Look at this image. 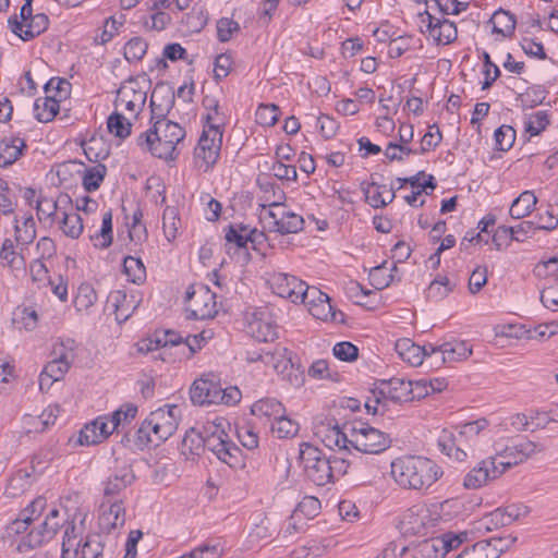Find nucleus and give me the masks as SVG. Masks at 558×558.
<instances>
[{
  "label": "nucleus",
  "instance_id": "nucleus-1",
  "mask_svg": "<svg viewBox=\"0 0 558 558\" xmlns=\"http://www.w3.org/2000/svg\"><path fill=\"white\" fill-rule=\"evenodd\" d=\"M442 474V469L425 457L403 456L391 463V476L400 487L405 489H428Z\"/></svg>",
  "mask_w": 558,
  "mask_h": 558
},
{
  "label": "nucleus",
  "instance_id": "nucleus-2",
  "mask_svg": "<svg viewBox=\"0 0 558 558\" xmlns=\"http://www.w3.org/2000/svg\"><path fill=\"white\" fill-rule=\"evenodd\" d=\"M184 137L185 131L178 123L170 120L155 121L153 128L137 137V145L157 158L174 160L179 155L177 146Z\"/></svg>",
  "mask_w": 558,
  "mask_h": 558
},
{
  "label": "nucleus",
  "instance_id": "nucleus-3",
  "mask_svg": "<svg viewBox=\"0 0 558 558\" xmlns=\"http://www.w3.org/2000/svg\"><path fill=\"white\" fill-rule=\"evenodd\" d=\"M350 432V446L367 454H379L391 446L389 434L364 422H353L347 425Z\"/></svg>",
  "mask_w": 558,
  "mask_h": 558
},
{
  "label": "nucleus",
  "instance_id": "nucleus-4",
  "mask_svg": "<svg viewBox=\"0 0 558 558\" xmlns=\"http://www.w3.org/2000/svg\"><path fill=\"white\" fill-rule=\"evenodd\" d=\"M15 239L21 246V253L16 254L12 241L7 239L0 251V259L11 267L19 268L25 259L23 246L27 251L28 245L35 240V221L32 215H25L21 219L15 220Z\"/></svg>",
  "mask_w": 558,
  "mask_h": 558
},
{
  "label": "nucleus",
  "instance_id": "nucleus-5",
  "mask_svg": "<svg viewBox=\"0 0 558 558\" xmlns=\"http://www.w3.org/2000/svg\"><path fill=\"white\" fill-rule=\"evenodd\" d=\"M150 81L146 74L126 80L117 92L116 107H123L135 117L143 110Z\"/></svg>",
  "mask_w": 558,
  "mask_h": 558
},
{
  "label": "nucleus",
  "instance_id": "nucleus-6",
  "mask_svg": "<svg viewBox=\"0 0 558 558\" xmlns=\"http://www.w3.org/2000/svg\"><path fill=\"white\" fill-rule=\"evenodd\" d=\"M299 458L310 481L317 486H325L331 482V471L328 457L310 442L300 445Z\"/></svg>",
  "mask_w": 558,
  "mask_h": 558
},
{
  "label": "nucleus",
  "instance_id": "nucleus-7",
  "mask_svg": "<svg viewBox=\"0 0 558 558\" xmlns=\"http://www.w3.org/2000/svg\"><path fill=\"white\" fill-rule=\"evenodd\" d=\"M74 344L73 339L65 341L61 340L58 342L52 351L53 359L48 362L39 375V389L45 390V379H48V384H53L60 380L63 375L68 372L71 363L74 360Z\"/></svg>",
  "mask_w": 558,
  "mask_h": 558
},
{
  "label": "nucleus",
  "instance_id": "nucleus-8",
  "mask_svg": "<svg viewBox=\"0 0 558 558\" xmlns=\"http://www.w3.org/2000/svg\"><path fill=\"white\" fill-rule=\"evenodd\" d=\"M187 318L210 319L217 314L216 294L204 284L191 286L185 293Z\"/></svg>",
  "mask_w": 558,
  "mask_h": 558
},
{
  "label": "nucleus",
  "instance_id": "nucleus-9",
  "mask_svg": "<svg viewBox=\"0 0 558 558\" xmlns=\"http://www.w3.org/2000/svg\"><path fill=\"white\" fill-rule=\"evenodd\" d=\"M35 505V500H32L28 507L21 512L19 518L12 521L5 527V533L3 538L11 542V544H16V550L22 554L29 553L34 549V526H33V518L28 514V509Z\"/></svg>",
  "mask_w": 558,
  "mask_h": 558
},
{
  "label": "nucleus",
  "instance_id": "nucleus-10",
  "mask_svg": "<svg viewBox=\"0 0 558 558\" xmlns=\"http://www.w3.org/2000/svg\"><path fill=\"white\" fill-rule=\"evenodd\" d=\"M438 521L439 517H434L427 507L414 506L403 513L398 527L404 536H424Z\"/></svg>",
  "mask_w": 558,
  "mask_h": 558
},
{
  "label": "nucleus",
  "instance_id": "nucleus-11",
  "mask_svg": "<svg viewBox=\"0 0 558 558\" xmlns=\"http://www.w3.org/2000/svg\"><path fill=\"white\" fill-rule=\"evenodd\" d=\"M544 448L526 438L513 440L504 449L498 450L494 457L497 458L499 469H504V473L510 468L518 465Z\"/></svg>",
  "mask_w": 558,
  "mask_h": 558
},
{
  "label": "nucleus",
  "instance_id": "nucleus-12",
  "mask_svg": "<svg viewBox=\"0 0 558 558\" xmlns=\"http://www.w3.org/2000/svg\"><path fill=\"white\" fill-rule=\"evenodd\" d=\"M504 474L499 469L496 457H488L480 461L464 476L463 486L466 489H478Z\"/></svg>",
  "mask_w": 558,
  "mask_h": 558
},
{
  "label": "nucleus",
  "instance_id": "nucleus-13",
  "mask_svg": "<svg viewBox=\"0 0 558 558\" xmlns=\"http://www.w3.org/2000/svg\"><path fill=\"white\" fill-rule=\"evenodd\" d=\"M75 526H71L73 533ZM75 536L71 537L70 527H66L64 532L62 543V555L65 558L71 550L74 551L76 558H102V545L99 541V536H88L85 542L81 545V542L75 543Z\"/></svg>",
  "mask_w": 558,
  "mask_h": 558
},
{
  "label": "nucleus",
  "instance_id": "nucleus-14",
  "mask_svg": "<svg viewBox=\"0 0 558 558\" xmlns=\"http://www.w3.org/2000/svg\"><path fill=\"white\" fill-rule=\"evenodd\" d=\"M350 423H345L341 428L336 420H329L316 428V436L329 449L338 448L340 452H350V432L345 428Z\"/></svg>",
  "mask_w": 558,
  "mask_h": 558
},
{
  "label": "nucleus",
  "instance_id": "nucleus-15",
  "mask_svg": "<svg viewBox=\"0 0 558 558\" xmlns=\"http://www.w3.org/2000/svg\"><path fill=\"white\" fill-rule=\"evenodd\" d=\"M420 17L423 23L427 21L426 28L437 45H449L457 39V26L448 19L435 17L427 10Z\"/></svg>",
  "mask_w": 558,
  "mask_h": 558
},
{
  "label": "nucleus",
  "instance_id": "nucleus-16",
  "mask_svg": "<svg viewBox=\"0 0 558 558\" xmlns=\"http://www.w3.org/2000/svg\"><path fill=\"white\" fill-rule=\"evenodd\" d=\"M379 395H386L393 402H409L415 398H421L422 393H415L413 383L402 378H390L379 380Z\"/></svg>",
  "mask_w": 558,
  "mask_h": 558
},
{
  "label": "nucleus",
  "instance_id": "nucleus-17",
  "mask_svg": "<svg viewBox=\"0 0 558 558\" xmlns=\"http://www.w3.org/2000/svg\"><path fill=\"white\" fill-rule=\"evenodd\" d=\"M267 283L280 298L290 300L292 303L299 302V291L302 288V280L295 276L284 272H274L268 275Z\"/></svg>",
  "mask_w": 558,
  "mask_h": 558
},
{
  "label": "nucleus",
  "instance_id": "nucleus-18",
  "mask_svg": "<svg viewBox=\"0 0 558 558\" xmlns=\"http://www.w3.org/2000/svg\"><path fill=\"white\" fill-rule=\"evenodd\" d=\"M159 429V438L167 440L178 428L181 409L177 404H167L151 412Z\"/></svg>",
  "mask_w": 558,
  "mask_h": 558
},
{
  "label": "nucleus",
  "instance_id": "nucleus-19",
  "mask_svg": "<svg viewBox=\"0 0 558 558\" xmlns=\"http://www.w3.org/2000/svg\"><path fill=\"white\" fill-rule=\"evenodd\" d=\"M220 385L214 380L199 378L190 390L191 401L195 405L219 404Z\"/></svg>",
  "mask_w": 558,
  "mask_h": 558
},
{
  "label": "nucleus",
  "instance_id": "nucleus-20",
  "mask_svg": "<svg viewBox=\"0 0 558 558\" xmlns=\"http://www.w3.org/2000/svg\"><path fill=\"white\" fill-rule=\"evenodd\" d=\"M33 0H25L20 10V15H13L8 20L9 27L13 34L23 40L34 38L33 33Z\"/></svg>",
  "mask_w": 558,
  "mask_h": 558
},
{
  "label": "nucleus",
  "instance_id": "nucleus-21",
  "mask_svg": "<svg viewBox=\"0 0 558 558\" xmlns=\"http://www.w3.org/2000/svg\"><path fill=\"white\" fill-rule=\"evenodd\" d=\"M175 94L163 86H157L150 97L151 120L166 121L174 105Z\"/></svg>",
  "mask_w": 558,
  "mask_h": 558
},
{
  "label": "nucleus",
  "instance_id": "nucleus-22",
  "mask_svg": "<svg viewBox=\"0 0 558 558\" xmlns=\"http://www.w3.org/2000/svg\"><path fill=\"white\" fill-rule=\"evenodd\" d=\"M37 288L40 290L49 288L61 302L68 300V284L63 277L50 276L47 266L39 259H37Z\"/></svg>",
  "mask_w": 558,
  "mask_h": 558
},
{
  "label": "nucleus",
  "instance_id": "nucleus-23",
  "mask_svg": "<svg viewBox=\"0 0 558 558\" xmlns=\"http://www.w3.org/2000/svg\"><path fill=\"white\" fill-rule=\"evenodd\" d=\"M108 305L112 307L116 320L121 324L133 314L138 301L134 295H128L124 291L117 290L109 294Z\"/></svg>",
  "mask_w": 558,
  "mask_h": 558
},
{
  "label": "nucleus",
  "instance_id": "nucleus-24",
  "mask_svg": "<svg viewBox=\"0 0 558 558\" xmlns=\"http://www.w3.org/2000/svg\"><path fill=\"white\" fill-rule=\"evenodd\" d=\"M134 480L135 475L132 466L123 463V465L117 466L114 472L105 482L104 495L106 497L114 496L131 485Z\"/></svg>",
  "mask_w": 558,
  "mask_h": 558
},
{
  "label": "nucleus",
  "instance_id": "nucleus-25",
  "mask_svg": "<svg viewBox=\"0 0 558 558\" xmlns=\"http://www.w3.org/2000/svg\"><path fill=\"white\" fill-rule=\"evenodd\" d=\"M472 354V349L464 341L446 342L439 345V359L435 364L441 365L465 360Z\"/></svg>",
  "mask_w": 558,
  "mask_h": 558
},
{
  "label": "nucleus",
  "instance_id": "nucleus-26",
  "mask_svg": "<svg viewBox=\"0 0 558 558\" xmlns=\"http://www.w3.org/2000/svg\"><path fill=\"white\" fill-rule=\"evenodd\" d=\"M205 436L192 427L185 432L182 439L180 451L186 460H195L205 450Z\"/></svg>",
  "mask_w": 558,
  "mask_h": 558
},
{
  "label": "nucleus",
  "instance_id": "nucleus-27",
  "mask_svg": "<svg viewBox=\"0 0 558 558\" xmlns=\"http://www.w3.org/2000/svg\"><path fill=\"white\" fill-rule=\"evenodd\" d=\"M63 520L60 517V512L56 507H52L45 514L44 521L39 524L37 529V535H39V539L37 543L49 542L54 537L58 530L62 526Z\"/></svg>",
  "mask_w": 558,
  "mask_h": 558
},
{
  "label": "nucleus",
  "instance_id": "nucleus-28",
  "mask_svg": "<svg viewBox=\"0 0 558 558\" xmlns=\"http://www.w3.org/2000/svg\"><path fill=\"white\" fill-rule=\"evenodd\" d=\"M251 413L257 417H265L274 421L286 413V409L280 401L275 398H263L253 403Z\"/></svg>",
  "mask_w": 558,
  "mask_h": 558
},
{
  "label": "nucleus",
  "instance_id": "nucleus-29",
  "mask_svg": "<svg viewBox=\"0 0 558 558\" xmlns=\"http://www.w3.org/2000/svg\"><path fill=\"white\" fill-rule=\"evenodd\" d=\"M396 351L399 356L412 366H418L424 361L426 348L413 343L410 339H400L396 342Z\"/></svg>",
  "mask_w": 558,
  "mask_h": 558
},
{
  "label": "nucleus",
  "instance_id": "nucleus-30",
  "mask_svg": "<svg viewBox=\"0 0 558 558\" xmlns=\"http://www.w3.org/2000/svg\"><path fill=\"white\" fill-rule=\"evenodd\" d=\"M125 522V510L122 502H113L99 517V524L102 531L110 533L111 530L122 526Z\"/></svg>",
  "mask_w": 558,
  "mask_h": 558
},
{
  "label": "nucleus",
  "instance_id": "nucleus-31",
  "mask_svg": "<svg viewBox=\"0 0 558 558\" xmlns=\"http://www.w3.org/2000/svg\"><path fill=\"white\" fill-rule=\"evenodd\" d=\"M445 544L442 538L436 536L425 538L413 548L414 558H444Z\"/></svg>",
  "mask_w": 558,
  "mask_h": 558
},
{
  "label": "nucleus",
  "instance_id": "nucleus-32",
  "mask_svg": "<svg viewBox=\"0 0 558 558\" xmlns=\"http://www.w3.org/2000/svg\"><path fill=\"white\" fill-rule=\"evenodd\" d=\"M537 203V198L532 191L522 192L510 206V216L513 219H521L531 214L534 206Z\"/></svg>",
  "mask_w": 558,
  "mask_h": 558
},
{
  "label": "nucleus",
  "instance_id": "nucleus-33",
  "mask_svg": "<svg viewBox=\"0 0 558 558\" xmlns=\"http://www.w3.org/2000/svg\"><path fill=\"white\" fill-rule=\"evenodd\" d=\"M489 22L493 24V33L502 35L504 37L511 36L517 24L514 15L502 9L497 10Z\"/></svg>",
  "mask_w": 558,
  "mask_h": 558
},
{
  "label": "nucleus",
  "instance_id": "nucleus-34",
  "mask_svg": "<svg viewBox=\"0 0 558 558\" xmlns=\"http://www.w3.org/2000/svg\"><path fill=\"white\" fill-rule=\"evenodd\" d=\"M70 89V82L61 77H52L44 85L45 97L54 99L58 105L69 97Z\"/></svg>",
  "mask_w": 558,
  "mask_h": 558
},
{
  "label": "nucleus",
  "instance_id": "nucleus-35",
  "mask_svg": "<svg viewBox=\"0 0 558 558\" xmlns=\"http://www.w3.org/2000/svg\"><path fill=\"white\" fill-rule=\"evenodd\" d=\"M112 214L107 211L102 216L100 230L89 233V240L95 247L107 248L112 243Z\"/></svg>",
  "mask_w": 558,
  "mask_h": 558
},
{
  "label": "nucleus",
  "instance_id": "nucleus-36",
  "mask_svg": "<svg viewBox=\"0 0 558 558\" xmlns=\"http://www.w3.org/2000/svg\"><path fill=\"white\" fill-rule=\"evenodd\" d=\"M25 147L23 138L15 137L10 142L2 141L0 144V167H7L13 163L22 154Z\"/></svg>",
  "mask_w": 558,
  "mask_h": 558
},
{
  "label": "nucleus",
  "instance_id": "nucleus-37",
  "mask_svg": "<svg viewBox=\"0 0 558 558\" xmlns=\"http://www.w3.org/2000/svg\"><path fill=\"white\" fill-rule=\"evenodd\" d=\"M222 144V130L219 124H210L204 129L195 149L203 151V149H221Z\"/></svg>",
  "mask_w": 558,
  "mask_h": 558
},
{
  "label": "nucleus",
  "instance_id": "nucleus-38",
  "mask_svg": "<svg viewBox=\"0 0 558 558\" xmlns=\"http://www.w3.org/2000/svg\"><path fill=\"white\" fill-rule=\"evenodd\" d=\"M248 332L258 342H268L277 338V329L271 323L256 318L248 324Z\"/></svg>",
  "mask_w": 558,
  "mask_h": 558
},
{
  "label": "nucleus",
  "instance_id": "nucleus-39",
  "mask_svg": "<svg viewBox=\"0 0 558 558\" xmlns=\"http://www.w3.org/2000/svg\"><path fill=\"white\" fill-rule=\"evenodd\" d=\"M107 173V167L104 163H97L85 168L82 178L83 186L87 192H94L99 189Z\"/></svg>",
  "mask_w": 558,
  "mask_h": 558
},
{
  "label": "nucleus",
  "instance_id": "nucleus-40",
  "mask_svg": "<svg viewBox=\"0 0 558 558\" xmlns=\"http://www.w3.org/2000/svg\"><path fill=\"white\" fill-rule=\"evenodd\" d=\"M320 511V501L314 496H305L295 507L292 520L313 519Z\"/></svg>",
  "mask_w": 558,
  "mask_h": 558
},
{
  "label": "nucleus",
  "instance_id": "nucleus-41",
  "mask_svg": "<svg viewBox=\"0 0 558 558\" xmlns=\"http://www.w3.org/2000/svg\"><path fill=\"white\" fill-rule=\"evenodd\" d=\"M62 217L59 221L60 229L63 233L72 239H77L84 229L81 216L77 213H61Z\"/></svg>",
  "mask_w": 558,
  "mask_h": 558
},
{
  "label": "nucleus",
  "instance_id": "nucleus-42",
  "mask_svg": "<svg viewBox=\"0 0 558 558\" xmlns=\"http://www.w3.org/2000/svg\"><path fill=\"white\" fill-rule=\"evenodd\" d=\"M156 420L150 413L149 416L141 424L137 429V439L141 444H159L165 441L163 438H159V429L156 425Z\"/></svg>",
  "mask_w": 558,
  "mask_h": 558
},
{
  "label": "nucleus",
  "instance_id": "nucleus-43",
  "mask_svg": "<svg viewBox=\"0 0 558 558\" xmlns=\"http://www.w3.org/2000/svg\"><path fill=\"white\" fill-rule=\"evenodd\" d=\"M310 313L322 320H331V322H343L344 314L340 311H335L330 304V299H324V301L318 302L317 304L308 307Z\"/></svg>",
  "mask_w": 558,
  "mask_h": 558
},
{
  "label": "nucleus",
  "instance_id": "nucleus-44",
  "mask_svg": "<svg viewBox=\"0 0 558 558\" xmlns=\"http://www.w3.org/2000/svg\"><path fill=\"white\" fill-rule=\"evenodd\" d=\"M303 225L304 220L300 215L284 209L280 222H275V231L281 234L296 233L303 229Z\"/></svg>",
  "mask_w": 558,
  "mask_h": 558
},
{
  "label": "nucleus",
  "instance_id": "nucleus-45",
  "mask_svg": "<svg viewBox=\"0 0 558 558\" xmlns=\"http://www.w3.org/2000/svg\"><path fill=\"white\" fill-rule=\"evenodd\" d=\"M123 272L133 283H141L146 278V269L141 258L126 256L123 259Z\"/></svg>",
  "mask_w": 558,
  "mask_h": 558
},
{
  "label": "nucleus",
  "instance_id": "nucleus-46",
  "mask_svg": "<svg viewBox=\"0 0 558 558\" xmlns=\"http://www.w3.org/2000/svg\"><path fill=\"white\" fill-rule=\"evenodd\" d=\"M299 428H300V426H299L298 422L286 416V413L278 416L271 424V432L278 438H281V439L294 437L298 434Z\"/></svg>",
  "mask_w": 558,
  "mask_h": 558
},
{
  "label": "nucleus",
  "instance_id": "nucleus-47",
  "mask_svg": "<svg viewBox=\"0 0 558 558\" xmlns=\"http://www.w3.org/2000/svg\"><path fill=\"white\" fill-rule=\"evenodd\" d=\"M515 537L508 535L506 537H498L494 538V545L490 542H477L475 543L476 546H483L482 551H484L485 555L484 558H497L498 551H504L508 549L511 544L515 542Z\"/></svg>",
  "mask_w": 558,
  "mask_h": 558
},
{
  "label": "nucleus",
  "instance_id": "nucleus-48",
  "mask_svg": "<svg viewBox=\"0 0 558 558\" xmlns=\"http://www.w3.org/2000/svg\"><path fill=\"white\" fill-rule=\"evenodd\" d=\"M109 133L121 140L126 138L131 134L132 124L124 118L122 113L113 112L107 120Z\"/></svg>",
  "mask_w": 558,
  "mask_h": 558
},
{
  "label": "nucleus",
  "instance_id": "nucleus-49",
  "mask_svg": "<svg viewBox=\"0 0 558 558\" xmlns=\"http://www.w3.org/2000/svg\"><path fill=\"white\" fill-rule=\"evenodd\" d=\"M379 381L375 384V388L369 391V396L365 400V409L368 414H384L387 411V396L379 395Z\"/></svg>",
  "mask_w": 558,
  "mask_h": 558
},
{
  "label": "nucleus",
  "instance_id": "nucleus-50",
  "mask_svg": "<svg viewBox=\"0 0 558 558\" xmlns=\"http://www.w3.org/2000/svg\"><path fill=\"white\" fill-rule=\"evenodd\" d=\"M58 214V205L53 198L37 199V220L41 223L50 226Z\"/></svg>",
  "mask_w": 558,
  "mask_h": 558
},
{
  "label": "nucleus",
  "instance_id": "nucleus-51",
  "mask_svg": "<svg viewBox=\"0 0 558 558\" xmlns=\"http://www.w3.org/2000/svg\"><path fill=\"white\" fill-rule=\"evenodd\" d=\"M184 340L183 337L181 335H179L177 331L174 330H166L163 332V336L162 338H157L155 340V343H156V347H153V340H149L148 342H144L143 345L140 347V351H153L154 349H157L158 347H175V345H180V344H183L184 345Z\"/></svg>",
  "mask_w": 558,
  "mask_h": 558
},
{
  "label": "nucleus",
  "instance_id": "nucleus-52",
  "mask_svg": "<svg viewBox=\"0 0 558 558\" xmlns=\"http://www.w3.org/2000/svg\"><path fill=\"white\" fill-rule=\"evenodd\" d=\"M148 44L142 37L131 38L124 46V58L129 62L140 61L146 54Z\"/></svg>",
  "mask_w": 558,
  "mask_h": 558
},
{
  "label": "nucleus",
  "instance_id": "nucleus-53",
  "mask_svg": "<svg viewBox=\"0 0 558 558\" xmlns=\"http://www.w3.org/2000/svg\"><path fill=\"white\" fill-rule=\"evenodd\" d=\"M178 215V209L173 206H167L163 210L162 228L168 241H172L177 236L178 225L180 223Z\"/></svg>",
  "mask_w": 558,
  "mask_h": 558
},
{
  "label": "nucleus",
  "instance_id": "nucleus-54",
  "mask_svg": "<svg viewBox=\"0 0 558 558\" xmlns=\"http://www.w3.org/2000/svg\"><path fill=\"white\" fill-rule=\"evenodd\" d=\"M280 109L274 104L259 105L255 118L256 122L263 126H272L279 120Z\"/></svg>",
  "mask_w": 558,
  "mask_h": 558
},
{
  "label": "nucleus",
  "instance_id": "nucleus-55",
  "mask_svg": "<svg viewBox=\"0 0 558 558\" xmlns=\"http://www.w3.org/2000/svg\"><path fill=\"white\" fill-rule=\"evenodd\" d=\"M97 301V294L95 289L88 283H82L78 287L76 296L74 299V305L77 311L88 310Z\"/></svg>",
  "mask_w": 558,
  "mask_h": 558
},
{
  "label": "nucleus",
  "instance_id": "nucleus-56",
  "mask_svg": "<svg viewBox=\"0 0 558 558\" xmlns=\"http://www.w3.org/2000/svg\"><path fill=\"white\" fill-rule=\"evenodd\" d=\"M494 138L496 149L507 151L515 141V131L510 125H501L495 131Z\"/></svg>",
  "mask_w": 558,
  "mask_h": 558
},
{
  "label": "nucleus",
  "instance_id": "nucleus-57",
  "mask_svg": "<svg viewBox=\"0 0 558 558\" xmlns=\"http://www.w3.org/2000/svg\"><path fill=\"white\" fill-rule=\"evenodd\" d=\"M12 323L19 329L33 330L35 328V310L17 307L13 312Z\"/></svg>",
  "mask_w": 558,
  "mask_h": 558
},
{
  "label": "nucleus",
  "instance_id": "nucleus-58",
  "mask_svg": "<svg viewBox=\"0 0 558 558\" xmlns=\"http://www.w3.org/2000/svg\"><path fill=\"white\" fill-rule=\"evenodd\" d=\"M241 453V449L229 440L227 446L223 447V450H221V452L216 457L229 466L236 469L244 465Z\"/></svg>",
  "mask_w": 558,
  "mask_h": 558
},
{
  "label": "nucleus",
  "instance_id": "nucleus-59",
  "mask_svg": "<svg viewBox=\"0 0 558 558\" xmlns=\"http://www.w3.org/2000/svg\"><path fill=\"white\" fill-rule=\"evenodd\" d=\"M206 436H205V442L206 447L205 449L210 450L215 456H217L221 450H223V447L228 444V435L223 432V429H219L218 427L215 428V430L209 432L206 428Z\"/></svg>",
  "mask_w": 558,
  "mask_h": 558
},
{
  "label": "nucleus",
  "instance_id": "nucleus-60",
  "mask_svg": "<svg viewBox=\"0 0 558 558\" xmlns=\"http://www.w3.org/2000/svg\"><path fill=\"white\" fill-rule=\"evenodd\" d=\"M549 124L548 114L546 111H537L531 114L524 121V130L531 136L538 135Z\"/></svg>",
  "mask_w": 558,
  "mask_h": 558
},
{
  "label": "nucleus",
  "instance_id": "nucleus-61",
  "mask_svg": "<svg viewBox=\"0 0 558 558\" xmlns=\"http://www.w3.org/2000/svg\"><path fill=\"white\" fill-rule=\"evenodd\" d=\"M384 191L380 192L378 190H375V191H372V187H367L366 191H365V195H366V198L369 203V205L374 208H379V207H384V206H387L388 204H390L393 198L396 197L395 195V192H393V189L390 187L389 190H387L385 186H384Z\"/></svg>",
  "mask_w": 558,
  "mask_h": 558
},
{
  "label": "nucleus",
  "instance_id": "nucleus-62",
  "mask_svg": "<svg viewBox=\"0 0 558 558\" xmlns=\"http://www.w3.org/2000/svg\"><path fill=\"white\" fill-rule=\"evenodd\" d=\"M385 264L373 267L368 275L372 286L377 290L388 287L393 281V275L388 272Z\"/></svg>",
  "mask_w": 558,
  "mask_h": 558
},
{
  "label": "nucleus",
  "instance_id": "nucleus-63",
  "mask_svg": "<svg viewBox=\"0 0 558 558\" xmlns=\"http://www.w3.org/2000/svg\"><path fill=\"white\" fill-rule=\"evenodd\" d=\"M299 302L308 305V307L317 304L318 302L328 299L329 296L322 292L316 287H310L306 282L302 281V288L299 291Z\"/></svg>",
  "mask_w": 558,
  "mask_h": 558
},
{
  "label": "nucleus",
  "instance_id": "nucleus-64",
  "mask_svg": "<svg viewBox=\"0 0 558 558\" xmlns=\"http://www.w3.org/2000/svg\"><path fill=\"white\" fill-rule=\"evenodd\" d=\"M137 414V407L133 403H126L122 405L120 409L114 411L110 416V423L112 424V429H117L121 423H130L133 418H135Z\"/></svg>",
  "mask_w": 558,
  "mask_h": 558
}]
</instances>
